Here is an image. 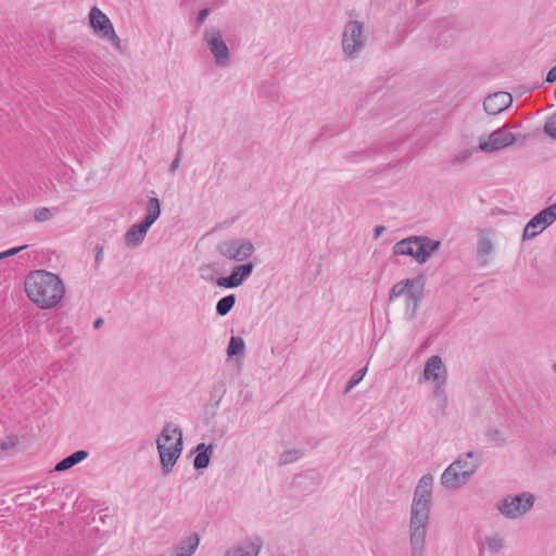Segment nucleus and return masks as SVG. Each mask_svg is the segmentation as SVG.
<instances>
[{"instance_id":"nucleus-1","label":"nucleus","mask_w":556,"mask_h":556,"mask_svg":"<svg viewBox=\"0 0 556 556\" xmlns=\"http://www.w3.org/2000/svg\"><path fill=\"white\" fill-rule=\"evenodd\" d=\"M433 477L424 475L414 491L408 525L410 556H425L429 527Z\"/></svg>"},{"instance_id":"nucleus-2","label":"nucleus","mask_w":556,"mask_h":556,"mask_svg":"<svg viewBox=\"0 0 556 556\" xmlns=\"http://www.w3.org/2000/svg\"><path fill=\"white\" fill-rule=\"evenodd\" d=\"M25 292L40 308H52L63 299L65 288L58 275L47 270H35L25 279Z\"/></svg>"},{"instance_id":"nucleus-3","label":"nucleus","mask_w":556,"mask_h":556,"mask_svg":"<svg viewBox=\"0 0 556 556\" xmlns=\"http://www.w3.org/2000/svg\"><path fill=\"white\" fill-rule=\"evenodd\" d=\"M463 31L462 23L455 17L443 18L432 26L429 40L435 47L447 48L456 41Z\"/></svg>"},{"instance_id":"nucleus-4","label":"nucleus","mask_w":556,"mask_h":556,"mask_svg":"<svg viewBox=\"0 0 556 556\" xmlns=\"http://www.w3.org/2000/svg\"><path fill=\"white\" fill-rule=\"evenodd\" d=\"M364 25L359 21H349L342 33V50L346 58L354 59L364 49L366 38Z\"/></svg>"},{"instance_id":"nucleus-5","label":"nucleus","mask_w":556,"mask_h":556,"mask_svg":"<svg viewBox=\"0 0 556 556\" xmlns=\"http://www.w3.org/2000/svg\"><path fill=\"white\" fill-rule=\"evenodd\" d=\"M534 495L522 492L516 495H507L496 505L498 511L509 519H517L532 508Z\"/></svg>"},{"instance_id":"nucleus-6","label":"nucleus","mask_w":556,"mask_h":556,"mask_svg":"<svg viewBox=\"0 0 556 556\" xmlns=\"http://www.w3.org/2000/svg\"><path fill=\"white\" fill-rule=\"evenodd\" d=\"M90 26L101 38L109 40L121 50V39L116 35L110 18L98 8L92 7L89 12Z\"/></svg>"},{"instance_id":"nucleus-7","label":"nucleus","mask_w":556,"mask_h":556,"mask_svg":"<svg viewBox=\"0 0 556 556\" xmlns=\"http://www.w3.org/2000/svg\"><path fill=\"white\" fill-rule=\"evenodd\" d=\"M203 39L206 42L215 62L218 66H227L229 64V49L223 39L222 31L216 27H210L204 30Z\"/></svg>"},{"instance_id":"nucleus-8","label":"nucleus","mask_w":556,"mask_h":556,"mask_svg":"<svg viewBox=\"0 0 556 556\" xmlns=\"http://www.w3.org/2000/svg\"><path fill=\"white\" fill-rule=\"evenodd\" d=\"M217 252L231 261L242 262L249 258L255 251L253 243L249 240H228L218 243Z\"/></svg>"},{"instance_id":"nucleus-9","label":"nucleus","mask_w":556,"mask_h":556,"mask_svg":"<svg viewBox=\"0 0 556 556\" xmlns=\"http://www.w3.org/2000/svg\"><path fill=\"white\" fill-rule=\"evenodd\" d=\"M556 220V202L534 215L526 225L522 233L523 240H530L541 233Z\"/></svg>"},{"instance_id":"nucleus-10","label":"nucleus","mask_w":556,"mask_h":556,"mask_svg":"<svg viewBox=\"0 0 556 556\" xmlns=\"http://www.w3.org/2000/svg\"><path fill=\"white\" fill-rule=\"evenodd\" d=\"M516 140L513 132L508 131L506 127H501L492 131L488 140L480 139L477 149L485 153H494L511 146Z\"/></svg>"},{"instance_id":"nucleus-11","label":"nucleus","mask_w":556,"mask_h":556,"mask_svg":"<svg viewBox=\"0 0 556 556\" xmlns=\"http://www.w3.org/2000/svg\"><path fill=\"white\" fill-rule=\"evenodd\" d=\"M156 445L160 454L162 473L167 476L181 454L182 439L178 438L176 443L172 446H167L164 442H161V440H156Z\"/></svg>"},{"instance_id":"nucleus-12","label":"nucleus","mask_w":556,"mask_h":556,"mask_svg":"<svg viewBox=\"0 0 556 556\" xmlns=\"http://www.w3.org/2000/svg\"><path fill=\"white\" fill-rule=\"evenodd\" d=\"M458 464L460 462H453L442 473L441 476V483L446 488L451 490H456L463 486L467 483L468 479L470 478V471L464 470L459 471L457 470Z\"/></svg>"},{"instance_id":"nucleus-13","label":"nucleus","mask_w":556,"mask_h":556,"mask_svg":"<svg viewBox=\"0 0 556 556\" xmlns=\"http://www.w3.org/2000/svg\"><path fill=\"white\" fill-rule=\"evenodd\" d=\"M413 241H415L413 257L419 264H425L429 257L440 249L441 245L440 241L432 240L424 236H417Z\"/></svg>"},{"instance_id":"nucleus-14","label":"nucleus","mask_w":556,"mask_h":556,"mask_svg":"<svg viewBox=\"0 0 556 556\" xmlns=\"http://www.w3.org/2000/svg\"><path fill=\"white\" fill-rule=\"evenodd\" d=\"M513 102L510 93L498 91L488 96L483 101V109L490 115H496L506 110Z\"/></svg>"},{"instance_id":"nucleus-15","label":"nucleus","mask_w":556,"mask_h":556,"mask_svg":"<svg viewBox=\"0 0 556 556\" xmlns=\"http://www.w3.org/2000/svg\"><path fill=\"white\" fill-rule=\"evenodd\" d=\"M424 376L425 379L432 381H439L442 377L446 378V368L440 356L433 355L427 361L424 369Z\"/></svg>"},{"instance_id":"nucleus-16","label":"nucleus","mask_w":556,"mask_h":556,"mask_svg":"<svg viewBox=\"0 0 556 556\" xmlns=\"http://www.w3.org/2000/svg\"><path fill=\"white\" fill-rule=\"evenodd\" d=\"M424 296V283L419 282L415 288H409L406 294V315L408 319H414Z\"/></svg>"},{"instance_id":"nucleus-17","label":"nucleus","mask_w":556,"mask_h":556,"mask_svg":"<svg viewBox=\"0 0 556 556\" xmlns=\"http://www.w3.org/2000/svg\"><path fill=\"white\" fill-rule=\"evenodd\" d=\"M149 228L143 222L132 225L124 236L125 244L128 248L139 247L143 242Z\"/></svg>"},{"instance_id":"nucleus-18","label":"nucleus","mask_w":556,"mask_h":556,"mask_svg":"<svg viewBox=\"0 0 556 556\" xmlns=\"http://www.w3.org/2000/svg\"><path fill=\"white\" fill-rule=\"evenodd\" d=\"M214 445L211 443H199L194 450L195 457L193 460V467L195 470H202L208 467L211 456L213 454Z\"/></svg>"},{"instance_id":"nucleus-19","label":"nucleus","mask_w":556,"mask_h":556,"mask_svg":"<svg viewBox=\"0 0 556 556\" xmlns=\"http://www.w3.org/2000/svg\"><path fill=\"white\" fill-rule=\"evenodd\" d=\"M88 457V452L85 450H78L71 455L64 457L62 460H60L55 467V471H65L67 469H71L75 465L79 464L80 462L85 460Z\"/></svg>"},{"instance_id":"nucleus-20","label":"nucleus","mask_w":556,"mask_h":556,"mask_svg":"<svg viewBox=\"0 0 556 556\" xmlns=\"http://www.w3.org/2000/svg\"><path fill=\"white\" fill-rule=\"evenodd\" d=\"M226 392L227 386L224 380H217L213 383L210 392L211 401H214V403L211 405L213 408L211 417H214L216 415V412Z\"/></svg>"},{"instance_id":"nucleus-21","label":"nucleus","mask_w":556,"mask_h":556,"mask_svg":"<svg viewBox=\"0 0 556 556\" xmlns=\"http://www.w3.org/2000/svg\"><path fill=\"white\" fill-rule=\"evenodd\" d=\"M420 281L419 280H415V279H409V278H406V279H403L399 282H396L390 290L389 292V302H392L394 299L401 296V295H406L407 294V290L409 288H415Z\"/></svg>"},{"instance_id":"nucleus-22","label":"nucleus","mask_w":556,"mask_h":556,"mask_svg":"<svg viewBox=\"0 0 556 556\" xmlns=\"http://www.w3.org/2000/svg\"><path fill=\"white\" fill-rule=\"evenodd\" d=\"M161 215V202L156 197L150 198L147 205V213L144 218L141 220L149 227H151Z\"/></svg>"},{"instance_id":"nucleus-23","label":"nucleus","mask_w":556,"mask_h":556,"mask_svg":"<svg viewBox=\"0 0 556 556\" xmlns=\"http://www.w3.org/2000/svg\"><path fill=\"white\" fill-rule=\"evenodd\" d=\"M199 542H200L199 536L197 534H192V535L188 536L187 539L182 540L178 544L176 552H178V554L180 556H191L195 552V549L199 545Z\"/></svg>"},{"instance_id":"nucleus-24","label":"nucleus","mask_w":556,"mask_h":556,"mask_svg":"<svg viewBox=\"0 0 556 556\" xmlns=\"http://www.w3.org/2000/svg\"><path fill=\"white\" fill-rule=\"evenodd\" d=\"M493 252V243L489 238L482 237L478 241L477 258L481 265L488 264V256Z\"/></svg>"},{"instance_id":"nucleus-25","label":"nucleus","mask_w":556,"mask_h":556,"mask_svg":"<svg viewBox=\"0 0 556 556\" xmlns=\"http://www.w3.org/2000/svg\"><path fill=\"white\" fill-rule=\"evenodd\" d=\"M415 237L416 236H412L396 242L393 247L394 254L413 256L415 248V241L413 240L415 239Z\"/></svg>"},{"instance_id":"nucleus-26","label":"nucleus","mask_w":556,"mask_h":556,"mask_svg":"<svg viewBox=\"0 0 556 556\" xmlns=\"http://www.w3.org/2000/svg\"><path fill=\"white\" fill-rule=\"evenodd\" d=\"M236 303V295L235 294H228L216 303V314L218 316H226L235 306Z\"/></svg>"},{"instance_id":"nucleus-27","label":"nucleus","mask_w":556,"mask_h":556,"mask_svg":"<svg viewBox=\"0 0 556 556\" xmlns=\"http://www.w3.org/2000/svg\"><path fill=\"white\" fill-rule=\"evenodd\" d=\"M473 457V452H467L464 455H460L455 462H460L458 464L459 467H457V470L464 471L469 470L470 477L476 472L478 469L479 464L469 462L468 459Z\"/></svg>"},{"instance_id":"nucleus-28","label":"nucleus","mask_w":556,"mask_h":556,"mask_svg":"<svg viewBox=\"0 0 556 556\" xmlns=\"http://www.w3.org/2000/svg\"><path fill=\"white\" fill-rule=\"evenodd\" d=\"M303 451L299 448L283 451L278 458V465L286 466L300 459L301 457H303Z\"/></svg>"},{"instance_id":"nucleus-29","label":"nucleus","mask_w":556,"mask_h":556,"mask_svg":"<svg viewBox=\"0 0 556 556\" xmlns=\"http://www.w3.org/2000/svg\"><path fill=\"white\" fill-rule=\"evenodd\" d=\"M254 269V264L252 262L244 263L242 265L236 266L231 274L237 277L238 281H240V285L243 283V281L250 277Z\"/></svg>"},{"instance_id":"nucleus-30","label":"nucleus","mask_w":556,"mask_h":556,"mask_svg":"<svg viewBox=\"0 0 556 556\" xmlns=\"http://www.w3.org/2000/svg\"><path fill=\"white\" fill-rule=\"evenodd\" d=\"M244 341L240 337H231L227 346L228 357L240 355L244 352Z\"/></svg>"},{"instance_id":"nucleus-31","label":"nucleus","mask_w":556,"mask_h":556,"mask_svg":"<svg viewBox=\"0 0 556 556\" xmlns=\"http://www.w3.org/2000/svg\"><path fill=\"white\" fill-rule=\"evenodd\" d=\"M178 433V438L182 439V431L178 427H174L172 424H166L161 431V434L156 440H161V442H169L173 440V434Z\"/></svg>"},{"instance_id":"nucleus-32","label":"nucleus","mask_w":556,"mask_h":556,"mask_svg":"<svg viewBox=\"0 0 556 556\" xmlns=\"http://www.w3.org/2000/svg\"><path fill=\"white\" fill-rule=\"evenodd\" d=\"M367 367H363L355 371L346 383L344 394L349 393L354 387H356L365 377Z\"/></svg>"},{"instance_id":"nucleus-33","label":"nucleus","mask_w":556,"mask_h":556,"mask_svg":"<svg viewBox=\"0 0 556 556\" xmlns=\"http://www.w3.org/2000/svg\"><path fill=\"white\" fill-rule=\"evenodd\" d=\"M486 547L492 553H500L504 547V541L498 535L489 536L485 539Z\"/></svg>"},{"instance_id":"nucleus-34","label":"nucleus","mask_w":556,"mask_h":556,"mask_svg":"<svg viewBox=\"0 0 556 556\" xmlns=\"http://www.w3.org/2000/svg\"><path fill=\"white\" fill-rule=\"evenodd\" d=\"M215 282L218 287H223L226 289H232L241 286L240 281H238L237 277H235L232 274L226 277H219L216 279Z\"/></svg>"},{"instance_id":"nucleus-35","label":"nucleus","mask_w":556,"mask_h":556,"mask_svg":"<svg viewBox=\"0 0 556 556\" xmlns=\"http://www.w3.org/2000/svg\"><path fill=\"white\" fill-rule=\"evenodd\" d=\"M475 150H478L477 147L462 150L458 154H456L452 159V161H451L452 165H460V164L466 163L471 157Z\"/></svg>"},{"instance_id":"nucleus-36","label":"nucleus","mask_w":556,"mask_h":556,"mask_svg":"<svg viewBox=\"0 0 556 556\" xmlns=\"http://www.w3.org/2000/svg\"><path fill=\"white\" fill-rule=\"evenodd\" d=\"M544 132L556 140V112L553 113L545 122L543 127Z\"/></svg>"},{"instance_id":"nucleus-37","label":"nucleus","mask_w":556,"mask_h":556,"mask_svg":"<svg viewBox=\"0 0 556 556\" xmlns=\"http://www.w3.org/2000/svg\"><path fill=\"white\" fill-rule=\"evenodd\" d=\"M260 548H261L260 544H250L247 547L240 546L235 549L237 552H239V556H257Z\"/></svg>"},{"instance_id":"nucleus-38","label":"nucleus","mask_w":556,"mask_h":556,"mask_svg":"<svg viewBox=\"0 0 556 556\" xmlns=\"http://www.w3.org/2000/svg\"><path fill=\"white\" fill-rule=\"evenodd\" d=\"M485 435L490 441L496 443L497 445H503L505 443V439L498 429H489Z\"/></svg>"},{"instance_id":"nucleus-39","label":"nucleus","mask_w":556,"mask_h":556,"mask_svg":"<svg viewBox=\"0 0 556 556\" xmlns=\"http://www.w3.org/2000/svg\"><path fill=\"white\" fill-rule=\"evenodd\" d=\"M51 217H52V213L48 207H41L35 212V219L37 222H45V220L50 219Z\"/></svg>"},{"instance_id":"nucleus-40","label":"nucleus","mask_w":556,"mask_h":556,"mask_svg":"<svg viewBox=\"0 0 556 556\" xmlns=\"http://www.w3.org/2000/svg\"><path fill=\"white\" fill-rule=\"evenodd\" d=\"M437 384H435V388H434V391H433V396L438 400L440 399L441 396H446L445 395V391H444V386L446 383V378L445 377H442V379H440L439 381H435Z\"/></svg>"},{"instance_id":"nucleus-41","label":"nucleus","mask_w":556,"mask_h":556,"mask_svg":"<svg viewBox=\"0 0 556 556\" xmlns=\"http://www.w3.org/2000/svg\"><path fill=\"white\" fill-rule=\"evenodd\" d=\"M17 443L16 437H8L5 440L0 442V450L8 451L12 447H14Z\"/></svg>"},{"instance_id":"nucleus-42","label":"nucleus","mask_w":556,"mask_h":556,"mask_svg":"<svg viewBox=\"0 0 556 556\" xmlns=\"http://www.w3.org/2000/svg\"><path fill=\"white\" fill-rule=\"evenodd\" d=\"M27 245H22V247H17V248H12V249H9L4 252H0V260L1 258H4V257H8V256H12V255H15L16 253H18L20 251L24 250Z\"/></svg>"},{"instance_id":"nucleus-43","label":"nucleus","mask_w":556,"mask_h":556,"mask_svg":"<svg viewBox=\"0 0 556 556\" xmlns=\"http://www.w3.org/2000/svg\"><path fill=\"white\" fill-rule=\"evenodd\" d=\"M181 155H182V150H181V148H179L174 161L172 162V164L169 166L170 173H174L179 167Z\"/></svg>"},{"instance_id":"nucleus-44","label":"nucleus","mask_w":556,"mask_h":556,"mask_svg":"<svg viewBox=\"0 0 556 556\" xmlns=\"http://www.w3.org/2000/svg\"><path fill=\"white\" fill-rule=\"evenodd\" d=\"M208 14H210V9L208 8L200 10L199 13H198V16H197V22L198 23H203Z\"/></svg>"},{"instance_id":"nucleus-45","label":"nucleus","mask_w":556,"mask_h":556,"mask_svg":"<svg viewBox=\"0 0 556 556\" xmlns=\"http://www.w3.org/2000/svg\"><path fill=\"white\" fill-rule=\"evenodd\" d=\"M103 260V247L102 245H97L96 247V264L99 265Z\"/></svg>"},{"instance_id":"nucleus-46","label":"nucleus","mask_w":556,"mask_h":556,"mask_svg":"<svg viewBox=\"0 0 556 556\" xmlns=\"http://www.w3.org/2000/svg\"><path fill=\"white\" fill-rule=\"evenodd\" d=\"M545 80H546V83H548V84H552V83L556 81V65H555V66H553V67L548 71V73H547V75H546V79H545Z\"/></svg>"},{"instance_id":"nucleus-47","label":"nucleus","mask_w":556,"mask_h":556,"mask_svg":"<svg viewBox=\"0 0 556 556\" xmlns=\"http://www.w3.org/2000/svg\"><path fill=\"white\" fill-rule=\"evenodd\" d=\"M386 230L384 226H376L374 230V238L378 239L380 235Z\"/></svg>"},{"instance_id":"nucleus-48","label":"nucleus","mask_w":556,"mask_h":556,"mask_svg":"<svg viewBox=\"0 0 556 556\" xmlns=\"http://www.w3.org/2000/svg\"><path fill=\"white\" fill-rule=\"evenodd\" d=\"M438 404L441 408H445V406L447 404V397L441 396L440 399H438Z\"/></svg>"},{"instance_id":"nucleus-49","label":"nucleus","mask_w":556,"mask_h":556,"mask_svg":"<svg viewBox=\"0 0 556 556\" xmlns=\"http://www.w3.org/2000/svg\"><path fill=\"white\" fill-rule=\"evenodd\" d=\"M103 323H104V320H103V318H102V317L97 318V319L94 320V323H93V328H94V329H99V328H101V327H102V325H103Z\"/></svg>"},{"instance_id":"nucleus-50","label":"nucleus","mask_w":556,"mask_h":556,"mask_svg":"<svg viewBox=\"0 0 556 556\" xmlns=\"http://www.w3.org/2000/svg\"><path fill=\"white\" fill-rule=\"evenodd\" d=\"M552 368H553V371L556 374V362L553 364Z\"/></svg>"},{"instance_id":"nucleus-51","label":"nucleus","mask_w":556,"mask_h":556,"mask_svg":"<svg viewBox=\"0 0 556 556\" xmlns=\"http://www.w3.org/2000/svg\"><path fill=\"white\" fill-rule=\"evenodd\" d=\"M176 556H180V555L178 554V552H176Z\"/></svg>"},{"instance_id":"nucleus-52","label":"nucleus","mask_w":556,"mask_h":556,"mask_svg":"<svg viewBox=\"0 0 556 556\" xmlns=\"http://www.w3.org/2000/svg\"><path fill=\"white\" fill-rule=\"evenodd\" d=\"M555 98H556V90H555Z\"/></svg>"}]
</instances>
